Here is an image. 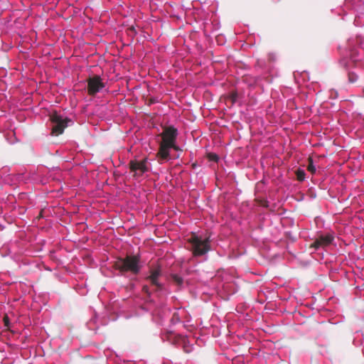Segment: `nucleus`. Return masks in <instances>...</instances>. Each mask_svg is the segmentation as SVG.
I'll return each instance as SVG.
<instances>
[{
	"label": "nucleus",
	"mask_w": 364,
	"mask_h": 364,
	"mask_svg": "<svg viewBox=\"0 0 364 364\" xmlns=\"http://www.w3.org/2000/svg\"><path fill=\"white\" fill-rule=\"evenodd\" d=\"M175 279L177 282V283H178L179 284L183 283L182 279L181 277H179L176 276L175 277Z\"/></svg>",
	"instance_id": "nucleus-18"
},
{
	"label": "nucleus",
	"mask_w": 364,
	"mask_h": 364,
	"mask_svg": "<svg viewBox=\"0 0 364 364\" xmlns=\"http://www.w3.org/2000/svg\"><path fill=\"white\" fill-rule=\"evenodd\" d=\"M171 322L173 325H175L179 322H181V317L177 311H175L172 314V317L171 318Z\"/></svg>",
	"instance_id": "nucleus-12"
},
{
	"label": "nucleus",
	"mask_w": 364,
	"mask_h": 364,
	"mask_svg": "<svg viewBox=\"0 0 364 364\" xmlns=\"http://www.w3.org/2000/svg\"><path fill=\"white\" fill-rule=\"evenodd\" d=\"M333 241V237L330 235H321L314 242L313 246L316 249H318L321 247H326L331 245Z\"/></svg>",
	"instance_id": "nucleus-9"
},
{
	"label": "nucleus",
	"mask_w": 364,
	"mask_h": 364,
	"mask_svg": "<svg viewBox=\"0 0 364 364\" xmlns=\"http://www.w3.org/2000/svg\"><path fill=\"white\" fill-rule=\"evenodd\" d=\"M161 276V269L159 267L151 268L149 274L146 277V280L151 284L157 293L164 294L165 292V287L159 281Z\"/></svg>",
	"instance_id": "nucleus-5"
},
{
	"label": "nucleus",
	"mask_w": 364,
	"mask_h": 364,
	"mask_svg": "<svg viewBox=\"0 0 364 364\" xmlns=\"http://www.w3.org/2000/svg\"><path fill=\"white\" fill-rule=\"evenodd\" d=\"M116 265L122 274L129 272L134 276L139 273L142 267L140 257L137 255H129L124 258H119Z\"/></svg>",
	"instance_id": "nucleus-3"
},
{
	"label": "nucleus",
	"mask_w": 364,
	"mask_h": 364,
	"mask_svg": "<svg viewBox=\"0 0 364 364\" xmlns=\"http://www.w3.org/2000/svg\"><path fill=\"white\" fill-rule=\"evenodd\" d=\"M171 149L176 150V151H179L180 149L179 147L176 144V143H174V145L173 146H171Z\"/></svg>",
	"instance_id": "nucleus-19"
},
{
	"label": "nucleus",
	"mask_w": 364,
	"mask_h": 364,
	"mask_svg": "<svg viewBox=\"0 0 364 364\" xmlns=\"http://www.w3.org/2000/svg\"><path fill=\"white\" fill-rule=\"evenodd\" d=\"M105 87V84L99 75H95L87 80V91L90 95H95L97 92L103 90Z\"/></svg>",
	"instance_id": "nucleus-7"
},
{
	"label": "nucleus",
	"mask_w": 364,
	"mask_h": 364,
	"mask_svg": "<svg viewBox=\"0 0 364 364\" xmlns=\"http://www.w3.org/2000/svg\"><path fill=\"white\" fill-rule=\"evenodd\" d=\"M97 316L95 315L93 318H92L87 323V328L90 329V330H92V331H95L97 327H96V324H97Z\"/></svg>",
	"instance_id": "nucleus-11"
},
{
	"label": "nucleus",
	"mask_w": 364,
	"mask_h": 364,
	"mask_svg": "<svg viewBox=\"0 0 364 364\" xmlns=\"http://www.w3.org/2000/svg\"><path fill=\"white\" fill-rule=\"evenodd\" d=\"M308 170L312 173H315L316 171V166H314V161L311 159H309V161Z\"/></svg>",
	"instance_id": "nucleus-14"
},
{
	"label": "nucleus",
	"mask_w": 364,
	"mask_h": 364,
	"mask_svg": "<svg viewBox=\"0 0 364 364\" xmlns=\"http://www.w3.org/2000/svg\"><path fill=\"white\" fill-rule=\"evenodd\" d=\"M163 339H166L173 345L181 346L186 352H190L192 349L191 341L187 336L176 333L173 331H168Z\"/></svg>",
	"instance_id": "nucleus-4"
},
{
	"label": "nucleus",
	"mask_w": 364,
	"mask_h": 364,
	"mask_svg": "<svg viewBox=\"0 0 364 364\" xmlns=\"http://www.w3.org/2000/svg\"><path fill=\"white\" fill-rule=\"evenodd\" d=\"M142 291L144 293L147 294L149 296H151V291L149 289V287L147 285H144L142 288Z\"/></svg>",
	"instance_id": "nucleus-17"
},
{
	"label": "nucleus",
	"mask_w": 364,
	"mask_h": 364,
	"mask_svg": "<svg viewBox=\"0 0 364 364\" xmlns=\"http://www.w3.org/2000/svg\"><path fill=\"white\" fill-rule=\"evenodd\" d=\"M296 178L299 181H304L305 178H306V173L304 170L302 169H299L296 171Z\"/></svg>",
	"instance_id": "nucleus-13"
},
{
	"label": "nucleus",
	"mask_w": 364,
	"mask_h": 364,
	"mask_svg": "<svg viewBox=\"0 0 364 364\" xmlns=\"http://www.w3.org/2000/svg\"><path fill=\"white\" fill-rule=\"evenodd\" d=\"M154 314H158L160 317H162V316H161L160 313L159 312H157L156 311H154Z\"/></svg>",
	"instance_id": "nucleus-20"
},
{
	"label": "nucleus",
	"mask_w": 364,
	"mask_h": 364,
	"mask_svg": "<svg viewBox=\"0 0 364 364\" xmlns=\"http://www.w3.org/2000/svg\"><path fill=\"white\" fill-rule=\"evenodd\" d=\"M53 123L52 134L54 135H59L62 134L64 129L71 123L72 121L68 118L64 119L61 115L55 113L50 117Z\"/></svg>",
	"instance_id": "nucleus-6"
},
{
	"label": "nucleus",
	"mask_w": 364,
	"mask_h": 364,
	"mask_svg": "<svg viewBox=\"0 0 364 364\" xmlns=\"http://www.w3.org/2000/svg\"><path fill=\"white\" fill-rule=\"evenodd\" d=\"M188 242L194 256H204L210 250V237L193 233Z\"/></svg>",
	"instance_id": "nucleus-2"
},
{
	"label": "nucleus",
	"mask_w": 364,
	"mask_h": 364,
	"mask_svg": "<svg viewBox=\"0 0 364 364\" xmlns=\"http://www.w3.org/2000/svg\"><path fill=\"white\" fill-rule=\"evenodd\" d=\"M129 168L136 176H141L149 170L148 161L146 159L141 161H131Z\"/></svg>",
	"instance_id": "nucleus-8"
},
{
	"label": "nucleus",
	"mask_w": 364,
	"mask_h": 364,
	"mask_svg": "<svg viewBox=\"0 0 364 364\" xmlns=\"http://www.w3.org/2000/svg\"><path fill=\"white\" fill-rule=\"evenodd\" d=\"M359 0H346L344 2V9L358 11Z\"/></svg>",
	"instance_id": "nucleus-10"
},
{
	"label": "nucleus",
	"mask_w": 364,
	"mask_h": 364,
	"mask_svg": "<svg viewBox=\"0 0 364 364\" xmlns=\"http://www.w3.org/2000/svg\"><path fill=\"white\" fill-rule=\"evenodd\" d=\"M350 63V61L347 58H343L340 60L341 65L345 68L346 69H348V64Z\"/></svg>",
	"instance_id": "nucleus-16"
},
{
	"label": "nucleus",
	"mask_w": 364,
	"mask_h": 364,
	"mask_svg": "<svg viewBox=\"0 0 364 364\" xmlns=\"http://www.w3.org/2000/svg\"><path fill=\"white\" fill-rule=\"evenodd\" d=\"M178 130L173 127H166L159 135L161 140L159 141V151L156 154L158 161L160 164L172 160L173 158L171 156V146L176 142Z\"/></svg>",
	"instance_id": "nucleus-1"
},
{
	"label": "nucleus",
	"mask_w": 364,
	"mask_h": 364,
	"mask_svg": "<svg viewBox=\"0 0 364 364\" xmlns=\"http://www.w3.org/2000/svg\"><path fill=\"white\" fill-rule=\"evenodd\" d=\"M358 79V75L353 73V72H349L348 73V80L350 82H355Z\"/></svg>",
	"instance_id": "nucleus-15"
},
{
	"label": "nucleus",
	"mask_w": 364,
	"mask_h": 364,
	"mask_svg": "<svg viewBox=\"0 0 364 364\" xmlns=\"http://www.w3.org/2000/svg\"><path fill=\"white\" fill-rule=\"evenodd\" d=\"M363 96H364V89H363Z\"/></svg>",
	"instance_id": "nucleus-21"
}]
</instances>
